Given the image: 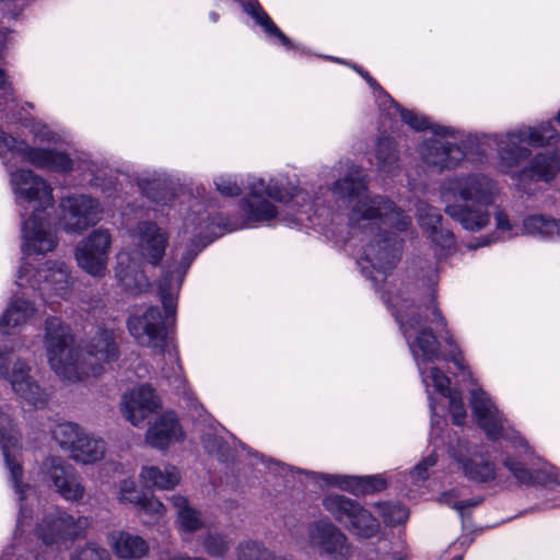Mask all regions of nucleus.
I'll list each match as a JSON object with an SVG mask.
<instances>
[{"instance_id": "55", "label": "nucleus", "mask_w": 560, "mask_h": 560, "mask_svg": "<svg viewBox=\"0 0 560 560\" xmlns=\"http://www.w3.org/2000/svg\"><path fill=\"white\" fill-rule=\"evenodd\" d=\"M393 560H409L407 553L394 552L392 556Z\"/></svg>"}, {"instance_id": "57", "label": "nucleus", "mask_w": 560, "mask_h": 560, "mask_svg": "<svg viewBox=\"0 0 560 560\" xmlns=\"http://www.w3.org/2000/svg\"><path fill=\"white\" fill-rule=\"evenodd\" d=\"M219 18H220V15L217 12H214V11H211L209 13V19L213 23H217L219 21Z\"/></svg>"}, {"instance_id": "12", "label": "nucleus", "mask_w": 560, "mask_h": 560, "mask_svg": "<svg viewBox=\"0 0 560 560\" xmlns=\"http://www.w3.org/2000/svg\"><path fill=\"white\" fill-rule=\"evenodd\" d=\"M324 509L336 522L358 537L371 538L380 529L378 521L360 502L342 494L329 493L323 499Z\"/></svg>"}, {"instance_id": "10", "label": "nucleus", "mask_w": 560, "mask_h": 560, "mask_svg": "<svg viewBox=\"0 0 560 560\" xmlns=\"http://www.w3.org/2000/svg\"><path fill=\"white\" fill-rule=\"evenodd\" d=\"M23 254L22 264L18 271L16 285L31 288L38 292L40 299L47 302L54 296L66 299L71 285L69 267L65 262L46 264L44 268H35L26 261L34 253ZM39 255L38 253H36Z\"/></svg>"}, {"instance_id": "22", "label": "nucleus", "mask_w": 560, "mask_h": 560, "mask_svg": "<svg viewBox=\"0 0 560 560\" xmlns=\"http://www.w3.org/2000/svg\"><path fill=\"white\" fill-rule=\"evenodd\" d=\"M160 407V399L148 384L139 385L125 393L121 399V412L135 427L141 425L145 418Z\"/></svg>"}, {"instance_id": "34", "label": "nucleus", "mask_w": 560, "mask_h": 560, "mask_svg": "<svg viewBox=\"0 0 560 560\" xmlns=\"http://www.w3.org/2000/svg\"><path fill=\"white\" fill-rule=\"evenodd\" d=\"M375 156L381 172L394 175L398 168V151L395 141L388 136H380L376 143Z\"/></svg>"}, {"instance_id": "58", "label": "nucleus", "mask_w": 560, "mask_h": 560, "mask_svg": "<svg viewBox=\"0 0 560 560\" xmlns=\"http://www.w3.org/2000/svg\"><path fill=\"white\" fill-rule=\"evenodd\" d=\"M170 355H171V357H174V360L176 361L177 366H178V368H180V366H179V363H178V354H177V351H176V350H174V353L170 352Z\"/></svg>"}, {"instance_id": "19", "label": "nucleus", "mask_w": 560, "mask_h": 560, "mask_svg": "<svg viewBox=\"0 0 560 560\" xmlns=\"http://www.w3.org/2000/svg\"><path fill=\"white\" fill-rule=\"evenodd\" d=\"M311 545L330 560H345L350 546L347 536L331 522L317 521L308 526Z\"/></svg>"}, {"instance_id": "61", "label": "nucleus", "mask_w": 560, "mask_h": 560, "mask_svg": "<svg viewBox=\"0 0 560 560\" xmlns=\"http://www.w3.org/2000/svg\"><path fill=\"white\" fill-rule=\"evenodd\" d=\"M452 560H463V557L462 556H456V557L452 558Z\"/></svg>"}, {"instance_id": "23", "label": "nucleus", "mask_w": 560, "mask_h": 560, "mask_svg": "<svg viewBox=\"0 0 560 560\" xmlns=\"http://www.w3.org/2000/svg\"><path fill=\"white\" fill-rule=\"evenodd\" d=\"M74 161V168L82 173L90 174L89 184L100 190L107 198L116 197L121 190L118 173L109 165L93 160L90 154L83 153Z\"/></svg>"}, {"instance_id": "24", "label": "nucleus", "mask_w": 560, "mask_h": 560, "mask_svg": "<svg viewBox=\"0 0 560 560\" xmlns=\"http://www.w3.org/2000/svg\"><path fill=\"white\" fill-rule=\"evenodd\" d=\"M47 476L56 491L67 501L79 502L85 494L75 469L59 457H51L47 463Z\"/></svg>"}, {"instance_id": "45", "label": "nucleus", "mask_w": 560, "mask_h": 560, "mask_svg": "<svg viewBox=\"0 0 560 560\" xmlns=\"http://www.w3.org/2000/svg\"><path fill=\"white\" fill-rule=\"evenodd\" d=\"M386 488V480L378 475L361 476L362 494L380 492Z\"/></svg>"}, {"instance_id": "16", "label": "nucleus", "mask_w": 560, "mask_h": 560, "mask_svg": "<svg viewBox=\"0 0 560 560\" xmlns=\"http://www.w3.org/2000/svg\"><path fill=\"white\" fill-rule=\"evenodd\" d=\"M133 241L135 253L141 261L158 267L164 259L168 247V232L156 222L139 221L129 233Z\"/></svg>"}, {"instance_id": "38", "label": "nucleus", "mask_w": 560, "mask_h": 560, "mask_svg": "<svg viewBox=\"0 0 560 560\" xmlns=\"http://www.w3.org/2000/svg\"><path fill=\"white\" fill-rule=\"evenodd\" d=\"M214 185L217 190L226 197H237L242 194L243 188L245 190L247 186L246 179L244 180L238 175H220L214 178Z\"/></svg>"}, {"instance_id": "42", "label": "nucleus", "mask_w": 560, "mask_h": 560, "mask_svg": "<svg viewBox=\"0 0 560 560\" xmlns=\"http://www.w3.org/2000/svg\"><path fill=\"white\" fill-rule=\"evenodd\" d=\"M202 546L209 556L222 557L229 550L230 541L223 535L209 534L205 538Z\"/></svg>"}, {"instance_id": "33", "label": "nucleus", "mask_w": 560, "mask_h": 560, "mask_svg": "<svg viewBox=\"0 0 560 560\" xmlns=\"http://www.w3.org/2000/svg\"><path fill=\"white\" fill-rule=\"evenodd\" d=\"M105 453V442L86 434H82L80 442L71 451V457L82 464H92L100 460Z\"/></svg>"}, {"instance_id": "15", "label": "nucleus", "mask_w": 560, "mask_h": 560, "mask_svg": "<svg viewBox=\"0 0 560 560\" xmlns=\"http://www.w3.org/2000/svg\"><path fill=\"white\" fill-rule=\"evenodd\" d=\"M232 439L235 446L238 445L243 451H246L249 455L258 458L266 466V468L275 475L287 478L288 476L293 475V472L305 474L312 477V479L316 482L323 481L328 487L338 488L357 497L362 494L361 476L335 475L295 469L292 466H288L271 457H266L256 451H252L247 445L237 440L235 436H232Z\"/></svg>"}, {"instance_id": "25", "label": "nucleus", "mask_w": 560, "mask_h": 560, "mask_svg": "<svg viewBox=\"0 0 560 560\" xmlns=\"http://www.w3.org/2000/svg\"><path fill=\"white\" fill-rule=\"evenodd\" d=\"M141 196L158 206H171L174 194L172 177L161 170H147L135 177Z\"/></svg>"}, {"instance_id": "59", "label": "nucleus", "mask_w": 560, "mask_h": 560, "mask_svg": "<svg viewBox=\"0 0 560 560\" xmlns=\"http://www.w3.org/2000/svg\"><path fill=\"white\" fill-rule=\"evenodd\" d=\"M326 58H327V59H330V60H332V61H335V62H340V63H342V62H343L340 58H337V57H329V56H327Z\"/></svg>"}, {"instance_id": "13", "label": "nucleus", "mask_w": 560, "mask_h": 560, "mask_svg": "<svg viewBox=\"0 0 560 560\" xmlns=\"http://www.w3.org/2000/svg\"><path fill=\"white\" fill-rule=\"evenodd\" d=\"M103 207L88 194H69L59 201V223L68 234L81 235L102 219Z\"/></svg>"}, {"instance_id": "26", "label": "nucleus", "mask_w": 560, "mask_h": 560, "mask_svg": "<svg viewBox=\"0 0 560 560\" xmlns=\"http://www.w3.org/2000/svg\"><path fill=\"white\" fill-rule=\"evenodd\" d=\"M243 11L249 15L257 25H259L267 36L276 37L280 44L294 56L302 57L307 55V49L301 44L293 43L271 20L268 13L262 9L258 0H235Z\"/></svg>"}, {"instance_id": "35", "label": "nucleus", "mask_w": 560, "mask_h": 560, "mask_svg": "<svg viewBox=\"0 0 560 560\" xmlns=\"http://www.w3.org/2000/svg\"><path fill=\"white\" fill-rule=\"evenodd\" d=\"M171 502L177 510L179 529L185 533H192L202 526L199 513L188 506V501L183 495H173Z\"/></svg>"}, {"instance_id": "53", "label": "nucleus", "mask_w": 560, "mask_h": 560, "mask_svg": "<svg viewBox=\"0 0 560 560\" xmlns=\"http://www.w3.org/2000/svg\"><path fill=\"white\" fill-rule=\"evenodd\" d=\"M206 448H209V452H214L219 459L221 462H228L229 460V456L225 455L224 451H223V445L222 443H218L217 447H211L208 445V443L205 445Z\"/></svg>"}, {"instance_id": "39", "label": "nucleus", "mask_w": 560, "mask_h": 560, "mask_svg": "<svg viewBox=\"0 0 560 560\" xmlns=\"http://www.w3.org/2000/svg\"><path fill=\"white\" fill-rule=\"evenodd\" d=\"M26 127L30 128L34 139L40 143L61 145L63 142L62 136L59 132L52 130L42 121H35L33 119V124L26 125Z\"/></svg>"}, {"instance_id": "27", "label": "nucleus", "mask_w": 560, "mask_h": 560, "mask_svg": "<svg viewBox=\"0 0 560 560\" xmlns=\"http://www.w3.org/2000/svg\"><path fill=\"white\" fill-rule=\"evenodd\" d=\"M183 438L184 432L174 411L163 412L145 434L148 444L158 450H165L172 442Z\"/></svg>"}, {"instance_id": "17", "label": "nucleus", "mask_w": 560, "mask_h": 560, "mask_svg": "<svg viewBox=\"0 0 560 560\" xmlns=\"http://www.w3.org/2000/svg\"><path fill=\"white\" fill-rule=\"evenodd\" d=\"M82 532L81 518L75 520L58 508H51L47 511L35 528L37 538L44 545H57L58 548L80 537Z\"/></svg>"}, {"instance_id": "37", "label": "nucleus", "mask_w": 560, "mask_h": 560, "mask_svg": "<svg viewBox=\"0 0 560 560\" xmlns=\"http://www.w3.org/2000/svg\"><path fill=\"white\" fill-rule=\"evenodd\" d=\"M376 508L385 525L394 527L407 521L409 512L405 505L396 502H378Z\"/></svg>"}, {"instance_id": "43", "label": "nucleus", "mask_w": 560, "mask_h": 560, "mask_svg": "<svg viewBox=\"0 0 560 560\" xmlns=\"http://www.w3.org/2000/svg\"><path fill=\"white\" fill-rule=\"evenodd\" d=\"M355 71L365 80L369 86L373 90L374 94L377 96L378 106L381 112H385L387 103V96H390L380 84L378 82L365 70L362 68L354 66Z\"/></svg>"}, {"instance_id": "21", "label": "nucleus", "mask_w": 560, "mask_h": 560, "mask_svg": "<svg viewBox=\"0 0 560 560\" xmlns=\"http://www.w3.org/2000/svg\"><path fill=\"white\" fill-rule=\"evenodd\" d=\"M421 159L435 173L455 170L466 159V152L456 143L430 138L423 141Z\"/></svg>"}, {"instance_id": "36", "label": "nucleus", "mask_w": 560, "mask_h": 560, "mask_svg": "<svg viewBox=\"0 0 560 560\" xmlns=\"http://www.w3.org/2000/svg\"><path fill=\"white\" fill-rule=\"evenodd\" d=\"M83 432L81 428L73 422L57 423L51 430L52 439L60 445V447L68 450L70 453L74 445L80 442Z\"/></svg>"}, {"instance_id": "6", "label": "nucleus", "mask_w": 560, "mask_h": 560, "mask_svg": "<svg viewBox=\"0 0 560 560\" xmlns=\"http://www.w3.org/2000/svg\"><path fill=\"white\" fill-rule=\"evenodd\" d=\"M246 182L247 196L240 202L243 215L240 229L270 225L278 215V208L266 198L282 203L296 199V213L304 215L312 226L325 233H338L337 225L342 221V215L325 205L322 198L323 188L319 189L320 196L317 194L314 198H310L307 192L300 189L299 178L287 174L272 176L268 182L264 177L247 175ZM303 219V217L300 218V220Z\"/></svg>"}, {"instance_id": "46", "label": "nucleus", "mask_w": 560, "mask_h": 560, "mask_svg": "<svg viewBox=\"0 0 560 560\" xmlns=\"http://www.w3.org/2000/svg\"><path fill=\"white\" fill-rule=\"evenodd\" d=\"M0 112H4L10 102H15L14 90L11 84L7 83L5 72L0 68Z\"/></svg>"}, {"instance_id": "11", "label": "nucleus", "mask_w": 560, "mask_h": 560, "mask_svg": "<svg viewBox=\"0 0 560 560\" xmlns=\"http://www.w3.org/2000/svg\"><path fill=\"white\" fill-rule=\"evenodd\" d=\"M0 447L2 451L5 468L9 471V480L18 495L19 514L14 530V539H16L19 533L23 530L25 521L30 517V515L26 513V509L23 505L25 500V490L28 488V486L22 482L24 471L21 463L18 459V455L21 451V433L15 428L11 417L1 410Z\"/></svg>"}, {"instance_id": "41", "label": "nucleus", "mask_w": 560, "mask_h": 560, "mask_svg": "<svg viewBox=\"0 0 560 560\" xmlns=\"http://www.w3.org/2000/svg\"><path fill=\"white\" fill-rule=\"evenodd\" d=\"M70 560H112V557L105 548L89 542L84 547L77 549L71 555Z\"/></svg>"}, {"instance_id": "20", "label": "nucleus", "mask_w": 560, "mask_h": 560, "mask_svg": "<svg viewBox=\"0 0 560 560\" xmlns=\"http://www.w3.org/2000/svg\"><path fill=\"white\" fill-rule=\"evenodd\" d=\"M418 223L433 245L438 260L447 257L455 246V236L442 228V214L439 209L423 203L418 207Z\"/></svg>"}, {"instance_id": "40", "label": "nucleus", "mask_w": 560, "mask_h": 560, "mask_svg": "<svg viewBox=\"0 0 560 560\" xmlns=\"http://www.w3.org/2000/svg\"><path fill=\"white\" fill-rule=\"evenodd\" d=\"M136 506L140 513L149 515L152 520H159L165 513L164 504L152 495H137Z\"/></svg>"}, {"instance_id": "56", "label": "nucleus", "mask_w": 560, "mask_h": 560, "mask_svg": "<svg viewBox=\"0 0 560 560\" xmlns=\"http://www.w3.org/2000/svg\"><path fill=\"white\" fill-rule=\"evenodd\" d=\"M8 31H0V48H3Z\"/></svg>"}, {"instance_id": "62", "label": "nucleus", "mask_w": 560, "mask_h": 560, "mask_svg": "<svg viewBox=\"0 0 560 560\" xmlns=\"http://www.w3.org/2000/svg\"><path fill=\"white\" fill-rule=\"evenodd\" d=\"M452 560H463V557L462 556H456V557L452 558Z\"/></svg>"}, {"instance_id": "3", "label": "nucleus", "mask_w": 560, "mask_h": 560, "mask_svg": "<svg viewBox=\"0 0 560 560\" xmlns=\"http://www.w3.org/2000/svg\"><path fill=\"white\" fill-rule=\"evenodd\" d=\"M20 158L38 170L69 173L74 170L73 159L65 151L37 148L5 133L0 128V159L9 172L10 185L21 209V250L46 254L55 249L58 238L50 230L49 210L54 206L50 185L31 170H11V159Z\"/></svg>"}, {"instance_id": "49", "label": "nucleus", "mask_w": 560, "mask_h": 560, "mask_svg": "<svg viewBox=\"0 0 560 560\" xmlns=\"http://www.w3.org/2000/svg\"><path fill=\"white\" fill-rule=\"evenodd\" d=\"M137 495L136 483L132 480H124L119 487V500L136 505Z\"/></svg>"}, {"instance_id": "4", "label": "nucleus", "mask_w": 560, "mask_h": 560, "mask_svg": "<svg viewBox=\"0 0 560 560\" xmlns=\"http://www.w3.org/2000/svg\"><path fill=\"white\" fill-rule=\"evenodd\" d=\"M185 226L187 230L191 228L194 237L176 270H163L158 281V296L164 314L159 306H150L141 315L131 314L127 319L128 331L137 343L159 349L161 353H164L167 337L175 328L178 295L191 262L212 242L240 229L236 222L222 214L212 215L208 210L189 213Z\"/></svg>"}, {"instance_id": "5", "label": "nucleus", "mask_w": 560, "mask_h": 560, "mask_svg": "<svg viewBox=\"0 0 560 560\" xmlns=\"http://www.w3.org/2000/svg\"><path fill=\"white\" fill-rule=\"evenodd\" d=\"M559 135L550 121L534 127L520 126L505 133L482 135L481 144L494 145L498 152V167L502 174L510 175L517 192L533 197L538 191V183H550L560 172V152L558 150L538 152L527 165L512 172L532 151L523 145L541 148L558 142Z\"/></svg>"}, {"instance_id": "7", "label": "nucleus", "mask_w": 560, "mask_h": 560, "mask_svg": "<svg viewBox=\"0 0 560 560\" xmlns=\"http://www.w3.org/2000/svg\"><path fill=\"white\" fill-rule=\"evenodd\" d=\"M44 342L51 370L71 383L82 382L89 376L97 377L103 372V363L114 362L119 357L115 329L105 325L97 326L95 336L85 346L88 359L95 363L80 360L82 353L74 347L71 328L56 316H48L45 320Z\"/></svg>"}, {"instance_id": "48", "label": "nucleus", "mask_w": 560, "mask_h": 560, "mask_svg": "<svg viewBox=\"0 0 560 560\" xmlns=\"http://www.w3.org/2000/svg\"><path fill=\"white\" fill-rule=\"evenodd\" d=\"M25 0H0V13L10 19H16L23 10Z\"/></svg>"}, {"instance_id": "54", "label": "nucleus", "mask_w": 560, "mask_h": 560, "mask_svg": "<svg viewBox=\"0 0 560 560\" xmlns=\"http://www.w3.org/2000/svg\"><path fill=\"white\" fill-rule=\"evenodd\" d=\"M161 560H206L203 558H199V557H189V556H185V555H173V556H170L165 559H161Z\"/></svg>"}, {"instance_id": "52", "label": "nucleus", "mask_w": 560, "mask_h": 560, "mask_svg": "<svg viewBox=\"0 0 560 560\" xmlns=\"http://www.w3.org/2000/svg\"><path fill=\"white\" fill-rule=\"evenodd\" d=\"M482 501H483L482 497H475V498H470L467 500H462L460 503L463 504V516L465 515L466 509L476 508L479 504H481Z\"/></svg>"}, {"instance_id": "32", "label": "nucleus", "mask_w": 560, "mask_h": 560, "mask_svg": "<svg viewBox=\"0 0 560 560\" xmlns=\"http://www.w3.org/2000/svg\"><path fill=\"white\" fill-rule=\"evenodd\" d=\"M140 480L147 488L172 490L179 483L180 474L174 465H166L163 469L158 466H144L140 472Z\"/></svg>"}, {"instance_id": "47", "label": "nucleus", "mask_w": 560, "mask_h": 560, "mask_svg": "<svg viewBox=\"0 0 560 560\" xmlns=\"http://www.w3.org/2000/svg\"><path fill=\"white\" fill-rule=\"evenodd\" d=\"M495 229L505 234L509 238L516 235L513 233V224L510 221L509 214L503 209H498L494 213Z\"/></svg>"}, {"instance_id": "18", "label": "nucleus", "mask_w": 560, "mask_h": 560, "mask_svg": "<svg viewBox=\"0 0 560 560\" xmlns=\"http://www.w3.org/2000/svg\"><path fill=\"white\" fill-rule=\"evenodd\" d=\"M112 235L108 230H93L74 252L78 266L93 277H102L107 270Z\"/></svg>"}, {"instance_id": "51", "label": "nucleus", "mask_w": 560, "mask_h": 560, "mask_svg": "<svg viewBox=\"0 0 560 560\" xmlns=\"http://www.w3.org/2000/svg\"><path fill=\"white\" fill-rule=\"evenodd\" d=\"M493 242H495V238L493 236H491V235L480 236V237L476 238L474 242H469L466 245V247L469 250H475V249H477L479 247L490 245Z\"/></svg>"}, {"instance_id": "30", "label": "nucleus", "mask_w": 560, "mask_h": 560, "mask_svg": "<svg viewBox=\"0 0 560 560\" xmlns=\"http://www.w3.org/2000/svg\"><path fill=\"white\" fill-rule=\"evenodd\" d=\"M522 233L545 242H555L560 238V219L541 213L528 214L523 219Z\"/></svg>"}, {"instance_id": "9", "label": "nucleus", "mask_w": 560, "mask_h": 560, "mask_svg": "<svg viewBox=\"0 0 560 560\" xmlns=\"http://www.w3.org/2000/svg\"><path fill=\"white\" fill-rule=\"evenodd\" d=\"M35 306L27 300L14 299L10 302L7 310L0 317V335L1 340L9 336V327L15 328L25 324L35 314ZM15 347L12 345L0 348V377L11 384L13 392L23 400L28 402L36 409L46 407L49 401L50 394L39 387V385L31 376V366L23 360L14 362L12 371H10V354Z\"/></svg>"}, {"instance_id": "44", "label": "nucleus", "mask_w": 560, "mask_h": 560, "mask_svg": "<svg viewBox=\"0 0 560 560\" xmlns=\"http://www.w3.org/2000/svg\"><path fill=\"white\" fill-rule=\"evenodd\" d=\"M438 462L435 452L430 453L420 463H418L409 472L410 478L413 482L427 480L429 474L428 469L433 467Z\"/></svg>"}, {"instance_id": "50", "label": "nucleus", "mask_w": 560, "mask_h": 560, "mask_svg": "<svg viewBox=\"0 0 560 560\" xmlns=\"http://www.w3.org/2000/svg\"><path fill=\"white\" fill-rule=\"evenodd\" d=\"M460 501L462 500H458V493L455 489L443 492L439 497V502L454 509L459 514V516L463 517V504Z\"/></svg>"}, {"instance_id": "2", "label": "nucleus", "mask_w": 560, "mask_h": 560, "mask_svg": "<svg viewBox=\"0 0 560 560\" xmlns=\"http://www.w3.org/2000/svg\"><path fill=\"white\" fill-rule=\"evenodd\" d=\"M331 194L350 205L347 213L349 233L371 236L357 260L362 276L378 291L388 273L396 267L402 250V240L396 232H407L411 217L388 196L371 194L368 175L353 162H347L345 173L330 186Z\"/></svg>"}, {"instance_id": "29", "label": "nucleus", "mask_w": 560, "mask_h": 560, "mask_svg": "<svg viewBox=\"0 0 560 560\" xmlns=\"http://www.w3.org/2000/svg\"><path fill=\"white\" fill-rule=\"evenodd\" d=\"M128 260L127 255H118L115 277L125 292L138 295L149 288L150 282L145 273L130 265Z\"/></svg>"}, {"instance_id": "31", "label": "nucleus", "mask_w": 560, "mask_h": 560, "mask_svg": "<svg viewBox=\"0 0 560 560\" xmlns=\"http://www.w3.org/2000/svg\"><path fill=\"white\" fill-rule=\"evenodd\" d=\"M110 546L114 553L125 560L142 558L149 551V545L142 537L126 532L113 533Z\"/></svg>"}, {"instance_id": "8", "label": "nucleus", "mask_w": 560, "mask_h": 560, "mask_svg": "<svg viewBox=\"0 0 560 560\" xmlns=\"http://www.w3.org/2000/svg\"><path fill=\"white\" fill-rule=\"evenodd\" d=\"M498 192L497 183L481 173L455 175L440 187L445 213L470 232L488 225Z\"/></svg>"}, {"instance_id": "60", "label": "nucleus", "mask_w": 560, "mask_h": 560, "mask_svg": "<svg viewBox=\"0 0 560 560\" xmlns=\"http://www.w3.org/2000/svg\"><path fill=\"white\" fill-rule=\"evenodd\" d=\"M25 106H27V107H28V108H31V109H33V108H34V105H33L32 103H28V102H26V103H25Z\"/></svg>"}, {"instance_id": "28", "label": "nucleus", "mask_w": 560, "mask_h": 560, "mask_svg": "<svg viewBox=\"0 0 560 560\" xmlns=\"http://www.w3.org/2000/svg\"><path fill=\"white\" fill-rule=\"evenodd\" d=\"M387 103L385 112H382L383 115H399L400 119L412 130L417 132L430 130L433 135L439 137L451 136L454 137V130L450 127H445L439 124H434L430 121L429 117L423 114L416 113L413 110L404 108L398 102H396L392 96H387Z\"/></svg>"}, {"instance_id": "1", "label": "nucleus", "mask_w": 560, "mask_h": 560, "mask_svg": "<svg viewBox=\"0 0 560 560\" xmlns=\"http://www.w3.org/2000/svg\"><path fill=\"white\" fill-rule=\"evenodd\" d=\"M439 281L436 266H430L422 278L423 293H418L420 304L402 298L401 293L392 295L382 293V300L397 322L412 358L418 366L422 383L428 392L431 411V440L438 436L442 417L436 412L435 401L429 387L448 399L452 421L455 425L465 423L467 412L462 394L451 389V380L435 366L427 364L438 360L451 361L458 370L465 372L464 355L447 328V323L436 303V285Z\"/></svg>"}, {"instance_id": "14", "label": "nucleus", "mask_w": 560, "mask_h": 560, "mask_svg": "<svg viewBox=\"0 0 560 560\" xmlns=\"http://www.w3.org/2000/svg\"><path fill=\"white\" fill-rule=\"evenodd\" d=\"M452 457L463 476L470 482L494 491H503L512 485L511 478L498 468L488 456L479 453L453 451Z\"/></svg>"}]
</instances>
